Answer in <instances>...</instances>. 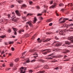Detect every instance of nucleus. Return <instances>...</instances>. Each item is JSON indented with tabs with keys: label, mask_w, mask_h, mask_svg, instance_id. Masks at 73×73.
Wrapping results in <instances>:
<instances>
[{
	"label": "nucleus",
	"mask_w": 73,
	"mask_h": 73,
	"mask_svg": "<svg viewBox=\"0 0 73 73\" xmlns=\"http://www.w3.org/2000/svg\"><path fill=\"white\" fill-rule=\"evenodd\" d=\"M36 21H37V19H36V17H35L34 18V21H33L34 23H35Z\"/></svg>",
	"instance_id": "obj_25"
},
{
	"label": "nucleus",
	"mask_w": 73,
	"mask_h": 73,
	"mask_svg": "<svg viewBox=\"0 0 73 73\" xmlns=\"http://www.w3.org/2000/svg\"><path fill=\"white\" fill-rule=\"evenodd\" d=\"M41 15H42V14L39 13L38 14L37 16H41Z\"/></svg>",
	"instance_id": "obj_43"
},
{
	"label": "nucleus",
	"mask_w": 73,
	"mask_h": 73,
	"mask_svg": "<svg viewBox=\"0 0 73 73\" xmlns=\"http://www.w3.org/2000/svg\"><path fill=\"white\" fill-rule=\"evenodd\" d=\"M24 30L21 29L19 32V33H21V32H24Z\"/></svg>",
	"instance_id": "obj_30"
},
{
	"label": "nucleus",
	"mask_w": 73,
	"mask_h": 73,
	"mask_svg": "<svg viewBox=\"0 0 73 73\" xmlns=\"http://www.w3.org/2000/svg\"><path fill=\"white\" fill-rule=\"evenodd\" d=\"M52 3H53V1H51L50 2V4H52Z\"/></svg>",
	"instance_id": "obj_60"
},
{
	"label": "nucleus",
	"mask_w": 73,
	"mask_h": 73,
	"mask_svg": "<svg viewBox=\"0 0 73 73\" xmlns=\"http://www.w3.org/2000/svg\"><path fill=\"white\" fill-rule=\"evenodd\" d=\"M69 59H66V60H65L64 61H69Z\"/></svg>",
	"instance_id": "obj_51"
},
{
	"label": "nucleus",
	"mask_w": 73,
	"mask_h": 73,
	"mask_svg": "<svg viewBox=\"0 0 73 73\" xmlns=\"http://www.w3.org/2000/svg\"><path fill=\"white\" fill-rule=\"evenodd\" d=\"M19 60V58H17L15 60V61L16 62H18Z\"/></svg>",
	"instance_id": "obj_22"
},
{
	"label": "nucleus",
	"mask_w": 73,
	"mask_h": 73,
	"mask_svg": "<svg viewBox=\"0 0 73 73\" xmlns=\"http://www.w3.org/2000/svg\"><path fill=\"white\" fill-rule=\"evenodd\" d=\"M4 4V2L1 3V5H3V4Z\"/></svg>",
	"instance_id": "obj_46"
},
{
	"label": "nucleus",
	"mask_w": 73,
	"mask_h": 73,
	"mask_svg": "<svg viewBox=\"0 0 73 73\" xmlns=\"http://www.w3.org/2000/svg\"><path fill=\"white\" fill-rule=\"evenodd\" d=\"M64 4H63V3H60L59 5V7H63V6H64Z\"/></svg>",
	"instance_id": "obj_17"
},
{
	"label": "nucleus",
	"mask_w": 73,
	"mask_h": 73,
	"mask_svg": "<svg viewBox=\"0 0 73 73\" xmlns=\"http://www.w3.org/2000/svg\"><path fill=\"white\" fill-rule=\"evenodd\" d=\"M13 30L14 31V32H16L17 31V29L15 28H13Z\"/></svg>",
	"instance_id": "obj_23"
},
{
	"label": "nucleus",
	"mask_w": 73,
	"mask_h": 73,
	"mask_svg": "<svg viewBox=\"0 0 73 73\" xmlns=\"http://www.w3.org/2000/svg\"><path fill=\"white\" fill-rule=\"evenodd\" d=\"M62 19V17H61L60 19H59V22H60V20H61Z\"/></svg>",
	"instance_id": "obj_56"
},
{
	"label": "nucleus",
	"mask_w": 73,
	"mask_h": 73,
	"mask_svg": "<svg viewBox=\"0 0 73 73\" xmlns=\"http://www.w3.org/2000/svg\"><path fill=\"white\" fill-rule=\"evenodd\" d=\"M55 39H56V40H58V38L56 36H55Z\"/></svg>",
	"instance_id": "obj_50"
},
{
	"label": "nucleus",
	"mask_w": 73,
	"mask_h": 73,
	"mask_svg": "<svg viewBox=\"0 0 73 73\" xmlns=\"http://www.w3.org/2000/svg\"><path fill=\"white\" fill-rule=\"evenodd\" d=\"M15 13H14V12H13L12 13V17H11V15H10L8 14L7 15L8 16V18L9 19H10L11 17V18H12L13 19H12V21H17V19H15V18H16V16L15 15Z\"/></svg>",
	"instance_id": "obj_1"
},
{
	"label": "nucleus",
	"mask_w": 73,
	"mask_h": 73,
	"mask_svg": "<svg viewBox=\"0 0 73 73\" xmlns=\"http://www.w3.org/2000/svg\"><path fill=\"white\" fill-rule=\"evenodd\" d=\"M15 7V6L13 5L11 6V8H13V7Z\"/></svg>",
	"instance_id": "obj_41"
},
{
	"label": "nucleus",
	"mask_w": 73,
	"mask_h": 73,
	"mask_svg": "<svg viewBox=\"0 0 73 73\" xmlns=\"http://www.w3.org/2000/svg\"><path fill=\"white\" fill-rule=\"evenodd\" d=\"M62 44L60 43H56L55 45V46H61V45H62Z\"/></svg>",
	"instance_id": "obj_10"
},
{
	"label": "nucleus",
	"mask_w": 73,
	"mask_h": 73,
	"mask_svg": "<svg viewBox=\"0 0 73 73\" xmlns=\"http://www.w3.org/2000/svg\"><path fill=\"white\" fill-rule=\"evenodd\" d=\"M68 27V25H63L62 26V28L63 27Z\"/></svg>",
	"instance_id": "obj_19"
},
{
	"label": "nucleus",
	"mask_w": 73,
	"mask_h": 73,
	"mask_svg": "<svg viewBox=\"0 0 73 73\" xmlns=\"http://www.w3.org/2000/svg\"><path fill=\"white\" fill-rule=\"evenodd\" d=\"M64 33V31L62 30L61 31H60L59 33V34L60 35H62Z\"/></svg>",
	"instance_id": "obj_14"
},
{
	"label": "nucleus",
	"mask_w": 73,
	"mask_h": 73,
	"mask_svg": "<svg viewBox=\"0 0 73 73\" xmlns=\"http://www.w3.org/2000/svg\"><path fill=\"white\" fill-rule=\"evenodd\" d=\"M49 50H50V49L47 50V52H43L42 53V54H44V55H46L47 53H50V52H51V51Z\"/></svg>",
	"instance_id": "obj_8"
},
{
	"label": "nucleus",
	"mask_w": 73,
	"mask_h": 73,
	"mask_svg": "<svg viewBox=\"0 0 73 73\" xmlns=\"http://www.w3.org/2000/svg\"><path fill=\"white\" fill-rule=\"evenodd\" d=\"M63 20L64 21L60 22V24H63V23H64L66 21V20H69V19L68 18H64L63 19Z\"/></svg>",
	"instance_id": "obj_7"
},
{
	"label": "nucleus",
	"mask_w": 73,
	"mask_h": 73,
	"mask_svg": "<svg viewBox=\"0 0 73 73\" xmlns=\"http://www.w3.org/2000/svg\"><path fill=\"white\" fill-rule=\"evenodd\" d=\"M29 15H30V16H31V15H32V14H31L28 13L27 15V16H29Z\"/></svg>",
	"instance_id": "obj_49"
},
{
	"label": "nucleus",
	"mask_w": 73,
	"mask_h": 73,
	"mask_svg": "<svg viewBox=\"0 0 73 73\" xmlns=\"http://www.w3.org/2000/svg\"><path fill=\"white\" fill-rule=\"evenodd\" d=\"M15 13H16V14L18 16H21V14L19 13V11H15Z\"/></svg>",
	"instance_id": "obj_11"
},
{
	"label": "nucleus",
	"mask_w": 73,
	"mask_h": 73,
	"mask_svg": "<svg viewBox=\"0 0 73 73\" xmlns=\"http://www.w3.org/2000/svg\"><path fill=\"white\" fill-rule=\"evenodd\" d=\"M2 66L3 67H5V64H3L2 65Z\"/></svg>",
	"instance_id": "obj_54"
},
{
	"label": "nucleus",
	"mask_w": 73,
	"mask_h": 73,
	"mask_svg": "<svg viewBox=\"0 0 73 73\" xmlns=\"http://www.w3.org/2000/svg\"><path fill=\"white\" fill-rule=\"evenodd\" d=\"M49 26H52V23H51L49 24Z\"/></svg>",
	"instance_id": "obj_48"
},
{
	"label": "nucleus",
	"mask_w": 73,
	"mask_h": 73,
	"mask_svg": "<svg viewBox=\"0 0 73 73\" xmlns=\"http://www.w3.org/2000/svg\"><path fill=\"white\" fill-rule=\"evenodd\" d=\"M11 50H12V51H14V50H15V48H14L13 47H12L11 48Z\"/></svg>",
	"instance_id": "obj_35"
},
{
	"label": "nucleus",
	"mask_w": 73,
	"mask_h": 73,
	"mask_svg": "<svg viewBox=\"0 0 73 73\" xmlns=\"http://www.w3.org/2000/svg\"><path fill=\"white\" fill-rule=\"evenodd\" d=\"M36 9H40V7H39V6H37L36 7Z\"/></svg>",
	"instance_id": "obj_37"
},
{
	"label": "nucleus",
	"mask_w": 73,
	"mask_h": 73,
	"mask_svg": "<svg viewBox=\"0 0 73 73\" xmlns=\"http://www.w3.org/2000/svg\"><path fill=\"white\" fill-rule=\"evenodd\" d=\"M27 53V51H25L22 54V56H24V54H25L26 53Z\"/></svg>",
	"instance_id": "obj_32"
},
{
	"label": "nucleus",
	"mask_w": 73,
	"mask_h": 73,
	"mask_svg": "<svg viewBox=\"0 0 73 73\" xmlns=\"http://www.w3.org/2000/svg\"><path fill=\"white\" fill-rule=\"evenodd\" d=\"M68 27H72V26H73V24H70L68 25Z\"/></svg>",
	"instance_id": "obj_31"
},
{
	"label": "nucleus",
	"mask_w": 73,
	"mask_h": 73,
	"mask_svg": "<svg viewBox=\"0 0 73 73\" xmlns=\"http://www.w3.org/2000/svg\"><path fill=\"white\" fill-rule=\"evenodd\" d=\"M73 28H71L70 29L68 30L67 29H65L64 30V32H72L73 31Z\"/></svg>",
	"instance_id": "obj_5"
},
{
	"label": "nucleus",
	"mask_w": 73,
	"mask_h": 73,
	"mask_svg": "<svg viewBox=\"0 0 73 73\" xmlns=\"http://www.w3.org/2000/svg\"><path fill=\"white\" fill-rule=\"evenodd\" d=\"M61 11H62V12H64V9H62Z\"/></svg>",
	"instance_id": "obj_62"
},
{
	"label": "nucleus",
	"mask_w": 73,
	"mask_h": 73,
	"mask_svg": "<svg viewBox=\"0 0 73 73\" xmlns=\"http://www.w3.org/2000/svg\"><path fill=\"white\" fill-rule=\"evenodd\" d=\"M69 5H70V7H72V6H73V4H72V3H69L68 4L67 6H68V7H69Z\"/></svg>",
	"instance_id": "obj_26"
},
{
	"label": "nucleus",
	"mask_w": 73,
	"mask_h": 73,
	"mask_svg": "<svg viewBox=\"0 0 73 73\" xmlns=\"http://www.w3.org/2000/svg\"><path fill=\"white\" fill-rule=\"evenodd\" d=\"M10 69H11V68H7L6 69V70H7V71H8V70H9Z\"/></svg>",
	"instance_id": "obj_40"
},
{
	"label": "nucleus",
	"mask_w": 73,
	"mask_h": 73,
	"mask_svg": "<svg viewBox=\"0 0 73 73\" xmlns=\"http://www.w3.org/2000/svg\"><path fill=\"white\" fill-rule=\"evenodd\" d=\"M27 68L26 67L24 68L23 67H21L20 69V70L21 71L20 73H25L26 72V70Z\"/></svg>",
	"instance_id": "obj_2"
},
{
	"label": "nucleus",
	"mask_w": 73,
	"mask_h": 73,
	"mask_svg": "<svg viewBox=\"0 0 73 73\" xmlns=\"http://www.w3.org/2000/svg\"><path fill=\"white\" fill-rule=\"evenodd\" d=\"M45 72V71L43 70L42 71H39L36 73H44V72Z\"/></svg>",
	"instance_id": "obj_24"
},
{
	"label": "nucleus",
	"mask_w": 73,
	"mask_h": 73,
	"mask_svg": "<svg viewBox=\"0 0 73 73\" xmlns=\"http://www.w3.org/2000/svg\"><path fill=\"white\" fill-rule=\"evenodd\" d=\"M4 53V51H3L1 53V54H3Z\"/></svg>",
	"instance_id": "obj_61"
},
{
	"label": "nucleus",
	"mask_w": 73,
	"mask_h": 73,
	"mask_svg": "<svg viewBox=\"0 0 73 73\" xmlns=\"http://www.w3.org/2000/svg\"><path fill=\"white\" fill-rule=\"evenodd\" d=\"M24 14H27V12L25 11L24 12Z\"/></svg>",
	"instance_id": "obj_63"
},
{
	"label": "nucleus",
	"mask_w": 73,
	"mask_h": 73,
	"mask_svg": "<svg viewBox=\"0 0 73 73\" xmlns=\"http://www.w3.org/2000/svg\"><path fill=\"white\" fill-rule=\"evenodd\" d=\"M35 61L36 60H31V61L30 60H29V59H28L27 60V61L25 62L24 63V64H27V62L28 63L29 62H35Z\"/></svg>",
	"instance_id": "obj_4"
},
{
	"label": "nucleus",
	"mask_w": 73,
	"mask_h": 73,
	"mask_svg": "<svg viewBox=\"0 0 73 73\" xmlns=\"http://www.w3.org/2000/svg\"><path fill=\"white\" fill-rule=\"evenodd\" d=\"M9 66H10V67H12L13 66V64H10L9 65Z\"/></svg>",
	"instance_id": "obj_45"
},
{
	"label": "nucleus",
	"mask_w": 73,
	"mask_h": 73,
	"mask_svg": "<svg viewBox=\"0 0 73 73\" xmlns=\"http://www.w3.org/2000/svg\"><path fill=\"white\" fill-rule=\"evenodd\" d=\"M35 36H33L32 38V39H34V38H35Z\"/></svg>",
	"instance_id": "obj_64"
},
{
	"label": "nucleus",
	"mask_w": 73,
	"mask_h": 73,
	"mask_svg": "<svg viewBox=\"0 0 73 73\" xmlns=\"http://www.w3.org/2000/svg\"><path fill=\"white\" fill-rule=\"evenodd\" d=\"M29 72L30 73H32V72H33V71H32V70H29Z\"/></svg>",
	"instance_id": "obj_39"
},
{
	"label": "nucleus",
	"mask_w": 73,
	"mask_h": 73,
	"mask_svg": "<svg viewBox=\"0 0 73 73\" xmlns=\"http://www.w3.org/2000/svg\"><path fill=\"white\" fill-rule=\"evenodd\" d=\"M70 52V51H69L68 50H66L65 51L63 52V53H65L66 54V53H68V52Z\"/></svg>",
	"instance_id": "obj_18"
},
{
	"label": "nucleus",
	"mask_w": 73,
	"mask_h": 73,
	"mask_svg": "<svg viewBox=\"0 0 73 73\" xmlns=\"http://www.w3.org/2000/svg\"><path fill=\"white\" fill-rule=\"evenodd\" d=\"M6 37L5 35H2V36H0V37H1V38H4V37Z\"/></svg>",
	"instance_id": "obj_29"
},
{
	"label": "nucleus",
	"mask_w": 73,
	"mask_h": 73,
	"mask_svg": "<svg viewBox=\"0 0 73 73\" xmlns=\"http://www.w3.org/2000/svg\"><path fill=\"white\" fill-rule=\"evenodd\" d=\"M73 36H71L68 37V40H72V39H73Z\"/></svg>",
	"instance_id": "obj_15"
},
{
	"label": "nucleus",
	"mask_w": 73,
	"mask_h": 73,
	"mask_svg": "<svg viewBox=\"0 0 73 73\" xmlns=\"http://www.w3.org/2000/svg\"><path fill=\"white\" fill-rule=\"evenodd\" d=\"M45 68H48V66H45Z\"/></svg>",
	"instance_id": "obj_55"
},
{
	"label": "nucleus",
	"mask_w": 73,
	"mask_h": 73,
	"mask_svg": "<svg viewBox=\"0 0 73 73\" xmlns=\"http://www.w3.org/2000/svg\"><path fill=\"white\" fill-rule=\"evenodd\" d=\"M60 69V68L59 67H56L55 68L56 70H58V69Z\"/></svg>",
	"instance_id": "obj_42"
},
{
	"label": "nucleus",
	"mask_w": 73,
	"mask_h": 73,
	"mask_svg": "<svg viewBox=\"0 0 73 73\" xmlns=\"http://www.w3.org/2000/svg\"><path fill=\"white\" fill-rule=\"evenodd\" d=\"M52 21V19H50L47 20L46 21V22H51V21Z\"/></svg>",
	"instance_id": "obj_16"
},
{
	"label": "nucleus",
	"mask_w": 73,
	"mask_h": 73,
	"mask_svg": "<svg viewBox=\"0 0 73 73\" xmlns=\"http://www.w3.org/2000/svg\"><path fill=\"white\" fill-rule=\"evenodd\" d=\"M35 49H34L33 50H30V52H35Z\"/></svg>",
	"instance_id": "obj_27"
},
{
	"label": "nucleus",
	"mask_w": 73,
	"mask_h": 73,
	"mask_svg": "<svg viewBox=\"0 0 73 73\" xmlns=\"http://www.w3.org/2000/svg\"><path fill=\"white\" fill-rule=\"evenodd\" d=\"M8 32H9V33H10V32H11V29H9L8 30Z\"/></svg>",
	"instance_id": "obj_44"
},
{
	"label": "nucleus",
	"mask_w": 73,
	"mask_h": 73,
	"mask_svg": "<svg viewBox=\"0 0 73 73\" xmlns=\"http://www.w3.org/2000/svg\"><path fill=\"white\" fill-rule=\"evenodd\" d=\"M5 45H8V43H7V42H5Z\"/></svg>",
	"instance_id": "obj_53"
},
{
	"label": "nucleus",
	"mask_w": 73,
	"mask_h": 73,
	"mask_svg": "<svg viewBox=\"0 0 73 73\" xmlns=\"http://www.w3.org/2000/svg\"><path fill=\"white\" fill-rule=\"evenodd\" d=\"M9 44H13V42H9Z\"/></svg>",
	"instance_id": "obj_33"
},
{
	"label": "nucleus",
	"mask_w": 73,
	"mask_h": 73,
	"mask_svg": "<svg viewBox=\"0 0 73 73\" xmlns=\"http://www.w3.org/2000/svg\"><path fill=\"white\" fill-rule=\"evenodd\" d=\"M56 15L57 16H59V15L57 13H56Z\"/></svg>",
	"instance_id": "obj_57"
},
{
	"label": "nucleus",
	"mask_w": 73,
	"mask_h": 73,
	"mask_svg": "<svg viewBox=\"0 0 73 73\" xmlns=\"http://www.w3.org/2000/svg\"><path fill=\"white\" fill-rule=\"evenodd\" d=\"M50 40V39L49 38H47L46 40H45L43 42H46Z\"/></svg>",
	"instance_id": "obj_21"
},
{
	"label": "nucleus",
	"mask_w": 73,
	"mask_h": 73,
	"mask_svg": "<svg viewBox=\"0 0 73 73\" xmlns=\"http://www.w3.org/2000/svg\"><path fill=\"white\" fill-rule=\"evenodd\" d=\"M7 21V19H6V20H5L4 21L2 19H1L0 20V21L1 23H2V22L3 23H4V21Z\"/></svg>",
	"instance_id": "obj_20"
},
{
	"label": "nucleus",
	"mask_w": 73,
	"mask_h": 73,
	"mask_svg": "<svg viewBox=\"0 0 73 73\" xmlns=\"http://www.w3.org/2000/svg\"><path fill=\"white\" fill-rule=\"evenodd\" d=\"M53 54H55V53L54 52L52 54H51L49 55V56H52V55H53Z\"/></svg>",
	"instance_id": "obj_36"
},
{
	"label": "nucleus",
	"mask_w": 73,
	"mask_h": 73,
	"mask_svg": "<svg viewBox=\"0 0 73 73\" xmlns=\"http://www.w3.org/2000/svg\"><path fill=\"white\" fill-rule=\"evenodd\" d=\"M27 7V5L25 4H23L22 5V6L21 7V9H23V8H24Z\"/></svg>",
	"instance_id": "obj_13"
},
{
	"label": "nucleus",
	"mask_w": 73,
	"mask_h": 73,
	"mask_svg": "<svg viewBox=\"0 0 73 73\" xmlns=\"http://www.w3.org/2000/svg\"><path fill=\"white\" fill-rule=\"evenodd\" d=\"M71 43H73V39L72 40H70V42H69L68 41H66L65 42V43L63 45V46H65L66 45H67V44H71Z\"/></svg>",
	"instance_id": "obj_3"
},
{
	"label": "nucleus",
	"mask_w": 73,
	"mask_h": 73,
	"mask_svg": "<svg viewBox=\"0 0 73 73\" xmlns=\"http://www.w3.org/2000/svg\"><path fill=\"white\" fill-rule=\"evenodd\" d=\"M18 3H19V4H20V3L21 4V3H23V1L20 0V1H18Z\"/></svg>",
	"instance_id": "obj_28"
},
{
	"label": "nucleus",
	"mask_w": 73,
	"mask_h": 73,
	"mask_svg": "<svg viewBox=\"0 0 73 73\" xmlns=\"http://www.w3.org/2000/svg\"><path fill=\"white\" fill-rule=\"evenodd\" d=\"M44 51H46V50H42V52H44Z\"/></svg>",
	"instance_id": "obj_52"
},
{
	"label": "nucleus",
	"mask_w": 73,
	"mask_h": 73,
	"mask_svg": "<svg viewBox=\"0 0 73 73\" xmlns=\"http://www.w3.org/2000/svg\"><path fill=\"white\" fill-rule=\"evenodd\" d=\"M23 19H26V17H23Z\"/></svg>",
	"instance_id": "obj_58"
},
{
	"label": "nucleus",
	"mask_w": 73,
	"mask_h": 73,
	"mask_svg": "<svg viewBox=\"0 0 73 73\" xmlns=\"http://www.w3.org/2000/svg\"><path fill=\"white\" fill-rule=\"evenodd\" d=\"M25 37H28V35L26 34V35H25Z\"/></svg>",
	"instance_id": "obj_38"
},
{
	"label": "nucleus",
	"mask_w": 73,
	"mask_h": 73,
	"mask_svg": "<svg viewBox=\"0 0 73 73\" xmlns=\"http://www.w3.org/2000/svg\"><path fill=\"white\" fill-rule=\"evenodd\" d=\"M29 3L30 5H32V1H29Z\"/></svg>",
	"instance_id": "obj_34"
},
{
	"label": "nucleus",
	"mask_w": 73,
	"mask_h": 73,
	"mask_svg": "<svg viewBox=\"0 0 73 73\" xmlns=\"http://www.w3.org/2000/svg\"><path fill=\"white\" fill-rule=\"evenodd\" d=\"M56 56H52L50 58H46L45 59H47V60H52L53 58H56Z\"/></svg>",
	"instance_id": "obj_9"
},
{
	"label": "nucleus",
	"mask_w": 73,
	"mask_h": 73,
	"mask_svg": "<svg viewBox=\"0 0 73 73\" xmlns=\"http://www.w3.org/2000/svg\"><path fill=\"white\" fill-rule=\"evenodd\" d=\"M25 27H26V28H28V25H26L25 26Z\"/></svg>",
	"instance_id": "obj_47"
},
{
	"label": "nucleus",
	"mask_w": 73,
	"mask_h": 73,
	"mask_svg": "<svg viewBox=\"0 0 73 73\" xmlns=\"http://www.w3.org/2000/svg\"><path fill=\"white\" fill-rule=\"evenodd\" d=\"M27 24H29V26H30V27H33V25H32V22H31V21H28V22H27L26 23Z\"/></svg>",
	"instance_id": "obj_6"
},
{
	"label": "nucleus",
	"mask_w": 73,
	"mask_h": 73,
	"mask_svg": "<svg viewBox=\"0 0 73 73\" xmlns=\"http://www.w3.org/2000/svg\"><path fill=\"white\" fill-rule=\"evenodd\" d=\"M56 6V3H55L54 5H52L50 7V8H54Z\"/></svg>",
	"instance_id": "obj_12"
},
{
	"label": "nucleus",
	"mask_w": 73,
	"mask_h": 73,
	"mask_svg": "<svg viewBox=\"0 0 73 73\" xmlns=\"http://www.w3.org/2000/svg\"><path fill=\"white\" fill-rule=\"evenodd\" d=\"M14 35H17V33L16 32H15Z\"/></svg>",
	"instance_id": "obj_59"
}]
</instances>
